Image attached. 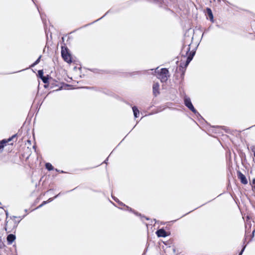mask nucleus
<instances>
[{"mask_svg": "<svg viewBox=\"0 0 255 255\" xmlns=\"http://www.w3.org/2000/svg\"><path fill=\"white\" fill-rule=\"evenodd\" d=\"M190 44H188L187 45H184L181 50V53L184 58L187 57L185 63L184 64L185 67H186L191 61L192 60L195 54V51L190 52Z\"/></svg>", "mask_w": 255, "mask_h": 255, "instance_id": "nucleus-1", "label": "nucleus"}, {"mask_svg": "<svg viewBox=\"0 0 255 255\" xmlns=\"http://www.w3.org/2000/svg\"><path fill=\"white\" fill-rule=\"evenodd\" d=\"M155 73H157V77L160 79L161 82H166L168 77H169V71L166 68H162L160 71L155 70Z\"/></svg>", "mask_w": 255, "mask_h": 255, "instance_id": "nucleus-2", "label": "nucleus"}, {"mask_svg": "<svg viewBox=\"0 0 255 255\" xmlns=\"http://www.w3.org/2000/svg\"><path fill=\"white\" fill-rule=\"evenodd\" d=\"M61 55L64 61L67 63L72 62L70 54L68 52L67 48L64 50L63 47H62Z\"/></svg>", "mask_w": 255, "mask_h": 255, "instance_id": "nucleus-3", "label": "nucleus"}, {"mask_svg": "<svg viewBox=\"0 0 255 255\" xmlns=\"http://www.w3.org/2000/svg\"><path fill=\"white\" fill-rule=\"evenodd\" d=\"M184 104L185 106L189 108L190 110H191L193 113L194 114L197 113V111L194 108V106H193L191 100L189 98L185 97L184 98Z\"/></svg>", "mask_w": 255, "mask_h": 255, "instance_id": "nucleus-4", "label": "nucleus"}, {"mask_svg": "<svg viewBox=\"0 0 255 255\" xmlns=\"http://www.w3.org/2000/svg\"><path fill=\"white\" fill-rule=\"evenodd\" d=\"M238 178L240 179L241 182L244 184H247L248 183V180L246 176L242 173L240 171L238 172Z\"/></svg>", "mask_w": 255, "mask_h": 255, "instance_id": "nucleus-5", "label": "nucleus"}, {"mask_svg": "<svg viewBox=\"0 0 255 255\" xmlns=\"http://www.w3.org/2000/svg\"><path fill=\"white\" fill-rule=\"evenodd\" d=\"M159 85L158 83H154L153 84L152 86V89H153V94L155 96H156L157 95L159 94Z\"/></svg>", "mask_w": 255, "mask_h": 255, "instance_id": "nucleus-6", "label": "nucleus"}, {"mask_svg": "<svg viewBox=\"0 0 255 255\" xmlns=\"http://www.w3.org/2000/svg\"><path fill=\"white\" fill-rule=\"evenodd\" d=\"M156 234L158 237H165L167 236V233L163 229L158 230Z\"/></svg>", "mask_w": 255, "mask_h": 255, "instance_id": "nucleus-7", "label": "nucleus"}, {"mask_svg": "<svg viewBox=\"0 0 255 255\" xmlns=\"http://www.w3.org/2000/svg\"><path fill=\"white\" fill-rule=\"evenodd\" d=\"M16 237L13 234H9L7 237V242L8 245H11L15 240Z\"/></svg>", "mask_w": 255, "mask_h": 255, "instance_id": "nucleus-8", "label": "nucleus"}, {"mask_svg": "<svg viewBox=\"0 0 255 255\" xmlns=\"http://www.w3.org/2000/svg\"><path fill=\"white\" fill-rule=\"evenodd\" d=\"M207 15L209 16L210 20L211 21H213V15L211 9L209 8H207Z\"/></svg>", "mask_w": 255, "mask_h": 255, "instance_id": "nucleus-9", "label": "nucleus"}, {"mask_svg": "<svg viewBox=\"0 0 255 255\" xmlns=\"http://www.w3.org/2000/svg\"><path fill=\"white\" fill-rule=\"evenodd\" d=\"M132 111L133 112L134 117L137 118L139 114V110H138L136 107L134 106L132 107Z\"/></svg>", "mask_w": 255, "mask_h": 255, "instance_id": "nucleus-10", "label": "nucleus"}, {"mask_svg": "<svg viewBox=\"0 0 255 255\" xmlns=\"http://www.w3.org/2000/svg\"><path fill=\"white\" fill-rule=\"evenodd\" d=\"M59 194H58L56 196H55L54 198H50L47 201H43L42 203V205L43 206L44 205H45L46 204L48 203H49L50 202H51L52 201H53V200L54 199V198H57L58 195Z\"/></svg>", "mask_w": 255, "mask_h": 255, "instance_id": "nucleus-11", "label": "nucleus"}, {"mask_svg": "<svg viewBox=\"0 0 255 255\" xmlns=\"http://www.w3.org/2000/svg\"><path fill=\"white\" fill-rule=\"evenodd\" d=\"M45 167H46V168L49 170V171H51V170H52L53 169V166L52 165V164L50 163H46L45 164Z\"/></svg>", "mask_w": 255, "mask_h": 255, "instance_id": "nucleus-12", "label": "nucleus"}, {"mask_svg": "<svg viewBox=\"0 0 255 255\" xmlns=\"http://www.w3.org/2000/svg\"><path fill=\"white\" fill-rule=\"evenodd\" d=\"M154 1H155L156 3H158L160 6L162 7L164 4V2L163 0H153Z\"/></svg>", "mask_w": 255, "mask_h": 255, "instance_id": "nucleus-13", "label": "nucleus"}, {"mask_svg": "<svg viewBox=\"0 0 255 255\" xmlns=\"http://www.w3.org/2000/svg\"><path fill=\"white\" fill-rule=\"evenodd\" d=\"M41 56H40L31 65V67H34L36 65L38 64L40 62Z\"/></svg>", "mask_w": 255, "mask_h": 255, "instance_id": "nucleus-14", "label": "nucleus"}, {"mask_svg": "<svg viewBox=\"0 0 255 255\" xmlns=\"http://www.w3.org/2000/svg\"><path fill=\"white\" fill-rule=\"evenodd\" d=\"M41 79L43 81V82L45 84H46L48 82V77L43 76L41 77Z\"/></svg>", "mask_w": 255, "mask_h": 255, "instance_id": "nucleus-15", "label": "nucleus"}, {"mask_svg": "<svg viewBox=\"0 0 255 255\" xmlns=\"http://www.w3.org/2000/svg\"><path fill=\"white\" fill-rule=\"evenodd\" d=\"M118 203L120 205H122V206H125L128 210H129L130 211H132L131 208H129V207L127 206H126L124 203H123L122 202H120V201H118Z\"/></svg>", "mask_w": 255, "mask_h": 255, "instance_id": "nucleus-16", "label": "nucleus"}, {"mask_svg": "<svg viewBox=\"0 0 255 255\" xmlns=\"http://www.w3.org/2000/svg\"><path fill=\"white\" fill-rule=\"evenodd\" d=\"M118 203L120 205H122V206H125L128 210H129L130 211H132L131 208H129V207L127 206H126L124 203H123L122 202H120V201H118Z\"/></svg>", "mask_w": 255, "mask_h": 255, "instance_id": "nucleus-17", "label": "nucleus"}, {"mask_svg": "<svg viewBox=\"0 0 255 255\" xmlns=\"http://www.w3.org/2000/svg\"><path fill=\"white\" fill-rule=\"evenodd\" d=\"M20 220L18 221H16L15 220H13V228L14 229H15L17 227L18 223H19Z\"/></svg>", "mask_w": 255, "mask_h": 255, "instance_id": "nucleus-18", "label": "nucleus"}, {"mask_svg": "<svg viewBox=\"0 0 255 255\" xmlns=\"http://www.w3.org/2000/svg\"><path fill=\"white\" fill-rule=\"evenodd\" d=\"M38 74L39 75V77L41 78V77H43V72L42 70H40L38 71Z\"/></svg>", "mask_w": 255, "mask_h": 255, "instance_id": "nucleus-19", "label": "nucleus"}, {"mask_svg": "<svg viewBox=\"0 0 255 255\" xmlns=\"http://www.w3.org/2000/svg\"><path fill=\"white\" fill-rule=\"evenodd\" d=\"M10 141H8V139L6 140V139H3L0 142H1V144H4V145H5V144L8 142H9Z\"/></svg>", "mask_w": 255, "mask_h": 255, "instance_id": "nucleus-20", "label": "nucleus"}, {"mask_svg": "<svg viewBox=\"0 0 255 255\" xmlns=\"http://www.w3.org/2000/svg\"><path fill=\"white\" fill-rule=\"evenodd\" d=\"M16 136V134H14L11 137H9L8 139V141H11L14 138H15Z\"/></svg>", "mask_w": 255, "mask_h": 255, "instance_id": "nucleus-21", "label": "nucleus"}, {"mask_svg": "<svg viewBox=\"0 0 255 255\" xmlns=\"http://www.w3.org/2000/svg\"><path fill=\"white\" fill-rule=\"evenodd\" d=\"M246 246H244L242 250H241V252L239 253V255H242L243 253L244 252Z\"/></svg>", "mask_w": 255, "mask_h": 255, "instance_id": "nucleus-22", "label": "nucleus"}, {"mask_svg": "<svg viewBox=\"0 0 255 255\" xmlns=\"http://www.w3.org/2000/svg\"><path fill=\"white\" fill-rule=\"evenodd\" d=\"M251 149H252V151L254 152V154L255 152V146H252L251 147Z\"/></svg>", "mask_w": 255, "mask_h": 255, "instance_id": "nucleus-23", "label": "nucleus"}, {"mask_svg": "<svg viewBox=\"0 0 255 255\" xmlns=\"http://www.w3.org/2000/svg\"><path fill=\"white\" fill-rule=\"evenodd\" d=\"M112 197H113V199H114L116 202H118V201H119V199H117V198H116V197H113V196H112Z\"/></svg>", "mask_w": 255, "mask_h": 255, "instance_id": "nucleus-24", "label": "nucleus"}, {"mask_svg": "<svg viewBox=\"0 0 255 255\" xmlns=\"http://www.w3.org/2000/svg\"><path fill=\"white\" fill-rule=\"evenodd\" d=\"M4 146V144H1V142H0V149H1V148H3Z\"/></svg>", "mask_w": 255, "mask_h": 255, "instance_id": "nucleus-25", "label": "nucleus"}, {"mask_svg": "<svg viewBox=\"0 0 255 255\" xmlns=\"http://www.w3.org/2000/svg\"><path fill=\"white\" fill-rule=\"evenodd\" d=\"M4 146V144H1V142H0V149H1V148H3Z\"/></svg>", "mask_w": 255, "mask_h": 255, "instance_id": "nucleus-26", "label": "nucleus"}, {"mask_svg": "<svg viewBox=\"0 0 255 255\" xmlns=\"http://www.w3.org/2000/svg\"><path fill=\"white\" fill-rule=\"evenodd\" d=\"M5 215H6V217H7L8 216V213L7 211H5Z\"/></svg>", "mask_w": 255, "mask_h": 255, "instance_id": "nucleus-27", "label": "nucleus"}, {"mask_svg": "<svg viewBox=\"0 0 255 255\" xmlns=\"http://www.w3.org/2000/svg\"><path fill=\"white\" fill-rule=\"evenodd\" d=\"M43 205L41 204L40 205H39L36 209H38V208H41V207H42Z\"/></svg>", "mask_w": 255, "mask_h": 255, "instance_id": "nucleus-28", "label": "nucleus"}, {"mask_svg": "<svg viewBox=\"0 0 255 255\" xmlns=\"http://www.w3.org/2000/svg\"><path fill=\"white\" fill-rule=\"evenodd\" d=\"M43 205L41 204L40 205H39L36 209H38V208H41V207H42Z\"/></svg>", "mask_w": 255, "mask_h": 255, "instance_id": "nucleus-29", "label": "nucleus"}, {"mask_svg": "<svg viewBox=\"0 0 255 255\" xmlns=\"http://www.w3.org/2000/svg\"><path fill=\"white\" fill-rule=\"evenodd\" d=\"M253 184L255 185V178L253 180Z\"/></svg>", "mask_w": 255, "mask_h": 255, "instance_id": "nucleus-30", "label": "nucleus"}, {"mask_svg": "<svg viewBox=\"0 0 255 255\" xmlns=\"http://www.w3.org/2000/svg\"><path fill=\"white\" fill-rule=\"evenodd\" d=\"M16 218H17V217H16V216H12V217H10L11 219H15Z\"/></svg>", "mask_w": 255, "mask_h": 255, "instance_id": "nucleus-31", "label": "nucleus"}, {"mask_svg": "<svg viewBox=\"0 0 255 255\" xmlns=\"http://www.w3.org/2000/svg\"><path fill=\"white\" fill-rule=\"evenodd\" d=\"M7 229H8V227H6V226L5 227V228H4L5 230V231H7Z\"/></svg>", "mask_w": 255, "mask_h": 255, "instance_id": "nucleus-32", "label": "nucleus"}, {"mask_svg": "<svg viewBox=\"0 0 255 255\" xmlns=\"http://www.w3.org/2000/svg\"><path fill=\"white\" fill-rule=\"evenodd\" d=\"M255 127V125L254 126H253L249 128L248 129L251 128H252V127Z\"/></svg>", "mask_w": 255, "mask_h": 255, "instance_id": "nucleus-33", "label": "nucleus"}, {"mask_svg": "<svg viewBox=\"0 0 255 255\" xmlns=\"http://www.w3.org/2000/svg\"><path fill=\"white\" fill-rule=\"evenodd\" d=\"M255 233V230L253 232V236H254Z\"/></svg>", "mask_w": 255, "mask_h": 255, "instance_id": "nucleus-34", "label": "nucleus"}, {"mask_svg": "<svg viewBox=\"0 0 255 255\" xmlns=\"http://www.w3.org/2000/svg\"><path fill=\"white\" fill-rule=\"evenodd\" d=\"M183 64L182 63H180V65H181V67H183V65H182Z\"/></svg>", "mask_w": 255, "mask_h": 255, "instance_id": "nucleus-35", "label": "nucleus"}, {"mask_svg": "<svg viewBox=\"0 0 255 255\" xmlns=\"http://www.w3.org/2000/svg\"><path fill=\"white\" fill-rule=\"evenodd\" d=\"M108 160V158L105 161V162L106 163V161Z\"/></svg>", "mask_w": 255, "mask_h": 255, "instance_id": "nucleus-36", "label": "nucleus"}, {"mask_svg": "<svg viewBox=\"0 0 255 255\" xmlns=\"http://www.w3.org/2000/svg\"><path fill=\"white\" fill-rule=\"evenodd\" d=\"M102 18H103V16H102V17H100V19H102Z\"/></svg>", "mask_w": 255, "mask_h": 255, "instance_id": "nucleus-37", "label": "nucleus"}, {"mask_svg": "<svg viewBox=\"0 0 255 255\" xmlns=\"http://www.w3.org/2000/svg\"><path fill=\"white\" fill-rule=\"evenodd\" d=\"M102 18H103V16H102V17H100V19H102Z\"/></svg>", "mask_w": 255, "mask_h": 255, "instance_id": "nucleus-38", "label": "nucleus"}, {"mask_svg": "<svg viewBox=\"0 0 255 255\" xmlns=\"http://www.w3.org/2000/svg\"><path fill=\"white\" fill-rule=\"evenodd\" d=\"M102 18H103V16H102V17H100V19H102Z\"/></svg>", "mask_w": 255, "mask_h": 255, "instance_id": "nucleus-39", "label": "nucleus"}, {"mask_svg": "<svg viewBox=\"0 0 255 255\" xmlns=\"http://www.w3.org/2000/svg\"><path fill=\"white\" fill-rule=\"evenodd\" d=\"M254 156L255 157V153L254 154Z\"/></svg>", "mask_w": 255, "mask_h": 255, "instance_id": "nucleus-40", "label": "nucleus"}]
</instances>
